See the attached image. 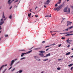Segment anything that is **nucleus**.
Returning <instances> with one entry per match:
<instances>
[{
	"label": "nucleus",
	"instance_id": "obj_15",
	"mask_svg": "<svg viewBox=\"0 0 73 73\" xmlns=\"http://www.w3.org/2000/svg\"><path fill=\"white\" fill-rule=\"evenodd\" d=\"M41 49V47H38V48H35L34 49L35 50H37L38 49Z\"/></svg>",
	"mask_w": 73,
	"mask_h": 73
},
{
	"label": "nucleus",
	"instance_id": "obj_13",
	"mask_svg": "<svg viewBox=\"0 0 73 73\" xmlns=\"http://www.w3.org/2000/svg\"><path fill=\"white\" fill-rule=\"evenodd\" d=\"M39 55H40V56H41V57H44V54H41V53H40L39 54Z\"/></svg>",
	"mask_w": 73,
	"mask_h": 73
},
{
	"label": "nucleus",
	"instance_id": "obj_43",
	"mask_svg": "<svg viewBox=\"0 0 73 73\" xmlns=\"http://www.w3.org/2000/svg\"><path fill=\"white\" fill-rule=\"evenodd\" d=\"M56 45L55 43H54L52 44V45Z\"/></svg>",
	"mask_w": 73,
	"mask_h": 73
},
{
	"label": "nucleus",
	"instance_id": "obj_30",
	"mask_svg": "<svg viewBox=\"0 0 73 73\" xmlns=\"http://www.w3.org/2000/svg\"><path fill=\"white\" fill-rule=\"evenodd\" d=\"M15 68H14L13 70H11V72H13V71H14V70H15Z\"/></svg>",
	"mask_w": 73,
	"mask_h": 73
},
{
	"label": "nucleus",
	"instance_id": "obj_56",
	"mask_svg": "<svg viewBox=\"0 0 73 73\" xmlns=\"http://www.w3.org/2000/svg\"><path fill=\"white\" fill-rule=\"evenodd\" d=\"M68 33H64L65 34H68Z\"/></svg>",
	"mask_w": 73,
	"mask_h": 73
},
{
	"label": "nucleus",
	"instance_id": "obj_61",
	"mask_svg": "<svg viewBox=\"0 0 73 73\" xmlns=\"http://www.w3.org/2000/svg\"><path fill=\"white\" fill-rule=\"evenodd\" d=\"M71 57H73V55L71 56Z\"/></svg>",
	"mask_w": 73,
	"mask_h": 73
},
{
	"label": "nucleus",
	"instance_id": "obj_3",
	"mask_svg": "<svg viewBox=\"0 0 73 73\" xmlns=\"http://www.w3.org/2000/svg\"><path fill=\"white\" fill-rule=\"evenodd\" d=\"M50 0H47L46 2L44 4H46V5H48V4H49V3H50Z\"/></svg>",
	"mask_w": 73,
	"mask_h": 73
},
{
	"label": "nucleus",
	"instance_id": "obj_35",
	"mask_svg": "<svg viewBox=\"0 0 73 73\" xmlns=\"http://www.w3.org/2000/svg\"><path fill=\"white\" fill-rule=\"evenodd\" d=\"M8 35H5V37H8Z\"/></svg>",
	"mask_w": 73,
	"mask_h": 73
},
{
	"label": "nucleus",
	"instance_id": "obj_33",
	"mask_svg": "<svg viewBox=\"0 0 73 73\" xmlns=\"http://www.w3.org/2000/svg\"><path fill=\"white\" fill-rule=\"evenodd\" d=\"M49 49H50V48H49L47 49L46 50V51H48V50H49Z\"/></svg>",
	"mask_w": 73,
	"mask_h": 73
},
{
	"label": "nucleus",
	"instance_id": "obj_1",
	"mask_svg": "<svg viewBox=\"0 0 73 73\" xmlns=\"http://www.w3.org/2000/svg\"><path fill=\"white\" fill-rule=\"evenodd\" d=\"M63 7V5H61L56 8V9H54V10H55V11H56V10H57V11L58 12V11H60V9H61V8H62Z\"/></svg>",
	"mask_w": 73,
	"mask_h": 73
},
{
	"label": "nucleus",
	"instance_id": "obj_46",
	"mask_svg": "<svg viewBox=\"0 0 73 73\" xmlns=\"http://www.w3.org/2000/svg\"><path fill=\"white\" fill-rule=\"evenodd\" d=\"M73 67H71V70H72V69H73Z\"/></svg>",
	"mask_w": 73,
	"mask_h": 73
},
{
	"label": "nucleus",
	"instance_id": "obj_54",
	"mask_svg": "<svg viewBox=\"0 0 73 73\" xmlns=\"http://www.w3.org/2000/svg\"><path fill=\"white\" fill-rule=\"evenodd\" d=\"M65 20V18H63L62 19V21H63V20Z\"/></svg>",
	"mask_w": 73,
	"mask_h": 73
},
{
	"label": "nucleus",
	"instance_id": "obj_6",
	"mask_svg": "<svg viewBox=\"0 0 73 73\" xmlns=\"http://www.w3.org/2000/svg\"><path fill=\"white\" fill-rule=\"evenodd\" d=\"M7 66V64H5V65H3L0 68V71H1V69H3V68H4V66Z\"/></svg>",
	"mask_w": 73,
	"mask_h": 73
},
{
	"label": "nucleus",
	"instance_id": "obj_5",
	"mask_svg": "<svg viewBox=\"0 0 73 73\" xmlns=\"http://www.w3.org/2000/svg\"><path fill=\"white\" fill-rule=\"evenodd\" d=\"M68 7H65L63 9V11L64 12H67V10H68Z\"/></svg>",
	"mask_w": 73,
	"mask_h": 73
},
{
	"label": "nucleus",
	"instance_id": "obj_38",
	"mask_svg": "<svg viewBox=\"0 0 73 73\" xmlns=\"http://www.w3.org/2000/svg\"><path fill=\"white\" fill-rule=\"evenodd\" d=\"M12 68V66H11V67H10V68H9V70H10V69H11Z\"/></svg>",
	"mask_w": 73,
	"mask_h": 73
},
{
	"label": "nucleus",
	"instance_id": "obj_40",
	"mask_svg": "<svg viewBox=\"0 0 73 73\" xmlns=\"http://www.w3.org/2000/svg\"><path fill=\"white\" fill-rule=\"evenodd\" d=\"M20 50L21 51H25V50Z\"/></svg>",
	"mask_w": 73,
	"mask_h": 73
},
{
	"label": "nucleus",
	"instance_id": "obj_21",
	"mask_svg": "<svg viewBox=\"0 0 73 73\" xmlns=\"http://www.w3.org/2000/svg\"><path fill=\"white\" fill-rule=\"evenodd\" d=\"M9 19H12V15H10L9 17Z\"/></svg>",
	"mask_w": 73,
	"mask_h": 73
},
{
	"label": "nucleus",
	"instance_id": "obj_42",
	"mask_svg": "<svg viewBox=\"0 0 73 73\" xmlns=\"http://www.w3.org/2000/svg\"><path fill=\"white\" fill-rule=\"evenodd\" d=\"M56 35V33L52 34V36H54V35Z\"/></svg>",
	"mask_w": 73,
	"mask_h": 73
},
{
	"label": "nucleus",
	"instance_id": "obj_2",
	"mask_svg": "<svg viewBox=\"0 0 73 73\" xmlns=\"http://www.w3.org/2000/svg\"><path fill=\"white\" fill-rule=\"evenodd\" d=\"M31 52H32V50H31L27 52L26 53H22L21 56V57H23L24 54H28V53H31Z\"/></svg>",
	"mask_w": 73,
	"mask_h": 73
},
{
	"label": "nucleus",
	"instance_id": "obj_18",
	"mask_svg": "<svg viewBox=\"0 0 73 73\" xmlns=\"http://www.w3.org/2000/svg\"><path fill=\"white\" fill-rule=\"evenodd\" d=\"M51 17V14H50V15H46V16H45V17Z\"/></svg>",
	"mask_w": 73,
	"mask_h": 73
},
{
	"label": "nucleus",
	"instance_id": "obj_64",
	"mask_svg": "<svg viewBox=\"0 0 73 73\" xmlns=\"http://www.w3.org/2000/svg\"><path fill=\"white\" fill-rule=\"evenodd\" d=\"M19 72L18 71V72H17L16 73H19Z\"/></svg>",
	"mask_w": 73,
	"mask_h": 73
},
{
	"label": "nucleus",
	"instance_id": "obj_10",
	"mask_svg": "<svg viewBox=\"0 0 73 73\" xmlns=\"http://www.w3.org/2000/svg\"><path fill=\"white\" fill-rule=\"evenodd\" d=\"M50 56V54L48 53V54H46V56H44V57H48V56Z\"/></svg>",
	"mask_w": 73,
	"mask_h": 73
},
{
	"label": "nucleus",
	"instance_id": "obj_25",
	"mask_svg": "<svg viewBox=\"0 0 73 73\" xmlns=\"http://www.w3.org/2000/svg\"><path fill=\"white\" fill-rule=\"evenodd\" d=\"M25 57L22 58L21 59V60H24V59H25Z\"/></svg>",
	"mask_w": 73,
	"mask_h": 73
},
{
	"label": "nucleus",
	"instance_id": "obj_11",
	"mask_svg": "<svg viewBox=\"0 0 73 73\" xmlns=\"http://www.w3.org/2000/svg\"><path fill=\"white\" fill-rule=\"evenodd\" d=\"M3 19H5V17L4 16V12L3 13V16H2Z\"/></svg>",
	"mask_w": 73,
	"mask_h": 73
},
{
	"label": "nucleus",
	"instance_id": "obj_20",
	"mask_svg": "<svg viewBox=\"0 0 73 73\" xmlns=\"http://www.w3.org/2000/svg\"><path fill=\"white\" fill-rule=\"evenodd\" d=\"M31 13H30V14H28V16L29 17H31Z\"/></svg>",
	"mask_w": 73,
	"mask_h": 73
},
{
	"label": "nucleus",
	"instance_id": "obj_45",
	"mask_svg": "<svg viewBox=\"0 0 73 73\" xmlns=\"http://www.w3.org/2000/svg\"><path fill=\"white\" fill-rule=\"evenodd\" d=\"M2 28H1V27L0 26V30H1Z\"/></svg>",
	"mask_w": 73,
	"mask_h": 73
},
{
	"label": "nucleus",
	"instance_id": "obj_51",
	"mask_svg": "<svg viewBox=\"0 0 73 73\" xmlns=\"http://www.w3.org/2000/svg\"><path fill=\"white\" fill-rule=\"evenodd\" d=\"M12 8V6H11V7H10V9H11Z\"/></svg>",
	"mask_w": 73,
	"mask_h": 73
},
{
	"label": "nucleus",
	"instance_id": "obj_12",
	"mask_svg": "<svg viewBox=\"0 0 73 73\" xmlns=\"http://www.w3.org/2000/svg\"><path fill=\"white\" fill-rule=\"evenodd\" d=\"M11 0H9L8 1V4H11V3H12V1H11Z\"/></svg>",
	"mask_w": 73,
	"mask_h": 73
},
{
	"label": "nucleus",
	"instance_id": "obj_37",
	"mask_svg": "<svg viewBox=\"0 0 73 73\" xmlns=\"http://www.w3.org/2000/svg\"><path fill=\"white\" fill-rule=\"evenodd\" d=\"M68 43L70 44H71V43L69 41H68L67 43Z\"/></svg>",
	"mask_w": 73,
	"mask_h": 73
},
{
	"label": "nucleus",
	"instance_id": "obj_39",
	"mask_svg": "<svg viewBox=\"0 0 73 73\" xmlns=\"http://www.w3.org/2000/svg\"><path fill=\"white\" fill-rule=\"evenodd\" d=\"M61 44H60L58 45V47H60V46H61Z\"/></svg>",
	"mask_w": 73,
	"mask_h": 73
},
{
	"label": "nucleus",
	"instance_id": "obj_7",
	"mask_svg": "<svg viewBox=\"0 0 73 73\" xmlns=\"http://www.w3.org/2000/svg\"><path fill=\"white\" fill-rule=\"evenodd\" d=\"M73 28V26H72L68 28V29H66L65 31H68V30H69V29H72V28Z\"/></svg>",
	"mask_w": 73,
	"mask_h": 73
},
{
	"label": "nucleus",
	"instance_id": "obj_53",
	"mask_svg": "<svg viewBox=\"0 0 73 73\" xmlns=\"http://www.w3.org/2000/svg\"><path fill=\"white\" fill-rule=\"evenodd\" d=\"M17 1H18L17 0L15 2V3H16V2H17Z\"/></svg>",
	"mask_w": 73,
	"mask_h": 73
},
{
	"label": "nucleus",
	"instance_id": "obj_8",
	"mask_svg": "<svg viewBox=\"0 0 73 73\" xmlns=\"http://www.w3.org/2000/svg\"><path fill=\"white\" fill-rule=\"evenodd\" d=\"M72 24V22L68 21L67 22V26H68V25H70Z\"/></svg>",
	"mask_w": 73,
	"mask_h": 73
},
{
	"label": "nucleus",
	"instance_id": "obj_59",
	"mask_svg": "<svg viewBox=\"0 0 73 73\" xmlns=\"http://www.w3.org/2000/svg\"><path fill=\"white\" fill-rule=\"evenodd\" d=\"M58 60H61V59H59Z\"/></svg>",
	"mask_w": 73,
	"mask_h": 73
},
{
	"label": "nucleus",
	"instance_id": "obj_55",
	"mask_svg": "<svg viewBox=\"0 0 73 73\" xmlns=\"http://www.w3.org/2000/svg\"><path fill=\"white\" fill-rule=\"evenodd\" d=\"M44 7H45V8H46V6H45V5H44Z\"/></svg>",
	"mask_w": 73,
	"mask_h": 73
},
{
	"label": "nucleus",
	"instance_id": "obj_28",
	"mask_svg": "<svg viewBox=\"0 0 73 73\" xmlns=\"http://www.w3.org/2000/svg\"><path fill=\"white\" fill-rule=\"evenodd\" d=\"M69 38H68V39H67V40H66L67 42H68V41H69Z\"/></svg>",
	"mask_w": 73,
	"mask_h": 73
},
{
	"label": "nucleus",
	"instance_id": "obj_17",
	"mask_svg": "<svg viewBox=\"0 0 73 73\" xmlns=\"http://www.w3.org/2000/svg\"><path fill=\"white\" fill-rule=\"evenodd\" d=\"M39 52L41 53H45V52L44 51H39Z\"/></svg>",
	"mask_w": 73,
	"mask_h": 73
},
{
	"label": "nucleus",
	"instance_id": "obj_50",
	"mask_svg": "<svg viewBox=\"0 0 73 73\" xmlns=\"http://www.w3.org/2000/svg\"><path fill=\"white\" fill-rule=\"evenodd\" d=\"M33 48V47H32L29 50H31V49H32V48Z\"/></svg>",
	"mask_w": 73,
	"mask_h": 73
},
{
	"label": "nucleus",
	"instance_id": "obj_52",
	"mask_svg": "<svg viewBox=\"0 0 73 73\" xmlns=\"http://www.w3.org/2000/svg\"><path fill=\"white\" fill-rule=\"evenodd\" d=\"M65 34V33H62V35H64Z\"/></svg>",
	"mask_w": 73,
	"mask_h": 73
},
{
	"label": "nucleus",
	"instance_id": "obj_14",
	"mask_svg": "<svg viewBox=\"0 0 73 73\" xmlns=\"http://www.w3.org/2000/svg\"><path fill=\"white\" fill-rule=\"evenodd\" d=\"M70 8H68V11H67V12L68 13H70Z\"/></svg>",
	"mask_w": 73,
	"mask_h": 73
},
{
	"label": "nucleus",
	"instance_id": "obj_32",
	"mask_svg": "<svg viewBox=\"0 0 73 73\" xmlns=\"http://www.w3.org/2000/svg\"><path fill=\"white\" fill-rule=\"evenodd\" d=\"M61 39H62V40H63V39H65V37H62Z\"/></svg>",
	"mask_w": 73,
	"mask_h": 73
},
{
	"label": "nucleus",
	"instance_id": "obj_24",
	"mask_svg": "<svg viewBox=\"0 0 73 73\" xmlns=\"http://www.w3.org/2000/svg\"><path fill=\"white\" fill-rule=\"evenodd\" d=\"M22 72H23V70H20L19 71V73H21Z\"/></svg>",
	"mask_w": 73,
	"mask_h": 73
},
{
	"label": "nucleus",
	"instance_id": "obj_57",
	"mask_svg": "<svg viewBox=\"0 0 73 73\" xmlns=\"http://www.w3.org/2000/svg\"><path fill=\"white\" fill-rule=\"evenodd\" d=\"M17 60V59H15V61H16V60Z\"/></svg>",
	"mask_w": 73,
	"mask_h": 73
},
{
	"label": "nucleus",
	"instance_id": "obj_63",
	"mask_svg": "<svg viewBox=\"0 0 73 73\" xmlns=\"http://www.w3.org/2000/svg\"><path fill=\"white\" fill-rule=\"evenodd\" d=\"M37 8V7H36L35 8V9H36V8Z\"/></svg>",
	"mask_w": 73,
	"mask_h": 73
},
{
	"label": "nucleus",
	"instance_id": "obj_31",
	"mask_svg": "<svg viewBox=\"0 0 73 73\" xmlns=\"http://www.w3.org/2000/svg\"><path fill=\"white\" fill-rule=\"evenodd\" d=\"M7 70V69H5V70L3 71V72L5 73V72Z\"/></svg>",
	"mask_w": 73,
	"mask_h": 73
},
{
	"label": "nucleus",
	"instance_id": "obj_34",
	"mask_svg": "<svg viewBox=\"0 0 73 73\" xmlns=\"http://www.w3.org/2000/svg\"><path fill=\"white\" fill-rule=\"evenodd\" d=\"M49 46H46L45 48H48V47H49Z\"/></svg>",
	"mask_w": 73,
	"mask_h": 73
},
{
	"label": "nucleus",
	"instance_id": "obj_19",
	"mask_svg": "<svg viewBox=\"0 0 73 73\" xmlns=\"http://www.w3.org/2000/svg\"><path fill=\"white\" fill-rule=\"evenodd\" d=\"M70 54V52H69L67 53L66 54V55H69Z\"/></svg>",
	"mask_w": 73,
	"mask_h": 73
},
{
	"label": "nucleus",
	"instance_id": "obj_9",
	"mask_svg": "<svg viewBox=\"0 0 73 73\" xmlns=\"http://www.w3.org/2000/svg\"><path fill=\"white\" fill-rule=\"evenodd\" d=\"M15 62V60H13L11 62V64L10 65V66H12L13 64V63Z\"/></svg>",
	"mask_w": 73,
	"mask_h": 73
},
{
	"label": "nucleus",
	"instance_id": "obj_41",
	"mask_svg": "<svg viewBox=\"0 0 73 73\" xmlns=\"http://www.w3.org/2000/svg\"><path fill=\"white\" fill-rule=\"evenodd\" d=\"M58 5H57V4H56L55 5V7H57L58 6Z\"/></svg>",
	"mask_w": 73,
	"mask_h": 73
},
{
	"label": "nucleus",
	"instance_id": "obj_44",
	"mask_svg": "<svg viewBox=\"0 0 73 73\" xmlns=\"http://www.w3.org/2000/svg\"><path fill=\"white\" fill-rule=\"evenodd\" d=\"M45 41H43L42 42V43H45Z\"/></svg>",
	"mask_w": 73,
	"mask_h": 73
},
{
	"label": "nucleus",
	"instance_id": "obj_36",
	"mask_svg": "<svg viewBox=\"0 0 73 73\" xmlns=\"http://www.w3.org/2000/svg\"><path fill=\"white\" fill-rule=\"evenodd\" d=\"M35 17H38V15H35Z\"/></svg>",
	"mask_w": 73,
	"mask_h": 73
},
{
	"label": "nucleus",
	"instance_id": "obj_23",
	"mask_svg": "<svg viewBox=\"0 0 73 73\" xmlns=\"http://www.w3.org/2000/svg\"><path fill=\"white\" fill-rule=\"evenodd\" d=\"M48 60V59H44L43 61H46Z\"/></svg>",
	"mask_w": 73,
	"mask_h": 73
},
{
	"label": "nucleus",
	"instance_id": "obj_62",
	"mask_svg": "<svg viewBox=\"0 0 73 73\" xmlns=\"http://www.w3.org/2000/svg\"><path fill=\"white\" fill-rule=\"evenodd\" d=\"M31 11H32V9H30V12H31Z\"/></svg>",
	"mask_w": 73,
	"mask_h": 73
},
{
	"label": "nucleus",
	"instance_id": "obj_27",
	"mask_svg": "<svg viewBox=\"0 0 73 73\" xmlns=\"http://www.w3.org/2000/svg\"><path fill=\"white\" fill-rule=\"evenodd\" d=\"M60 3H61V2L58 1V2H57V4H60Z\"/></svg>",
	"mask_w": 73,
	"mask_h": 73
},
{
	"label": "nucleus",
	"instance_id": "obj_29",
	"mask_svg": "<svg viewBox=\"0 0 73 73\" xmlns=\"http://www.w3.org/2000/svg\"><path fill=\"white\" fill-rule=\"evenodd\" d=\"M70 44H69L68 46H67V48H69V47H70Z\"/></svg>",
	"mask_w": 73,
	"mask_h": 73
},
{
	"label": "nucleus",
	"instance_id": "obj_48",
	"mask_svg": "<svg viewBox=\"0 0 73 73\" xmlns=\"http://www.w3.org/2000/svg\"><path fill=\"white\" fill-rule=\"evenodd\" d=\"M69 41L70 42H72V40H69Z\"/></svg>",
	"mask_w": 73,
	"mask_h": 73
},
{
	"label": "nucleus",
	"instance_id": "obj_47",
	"mask_svg": "<svg viewBox=\"0 0 73 73\" xmlns=\"http://www.w3.org/2000/svg\"><path fill=\"white\" fill-rule=\"evenodd\" d=\"M59 2L61 3V0H59Z\"/></svg>",
	"mask_w": 73,
	"mask_h": 73
},
{
	"label": "nucleus",
	"instance_id": "obj_26",
	"mask_svg": "<svg viewBox=\"0 0 73 73\" xmlns=\"http://www.w3.org/2000/svg\"><path fill=\"white\" fill-rule=\"evenodd\" d=\"M57 70H61V68H60V67H58L57 68Z\"/></svg>",
	"mask_w": 73,
	"mask_h": 73
},
{
	"label": "nucleus",
	"instance_id": "obj_60",
	"mask_svg": "<svg viewBox=\"0 0 73 73\" xmlns=\"http://www.w3.org/2000/svg\"><path fill=\"white\" fill-rule=\"evenodd\" d=\"M6 19H7V18H5V19H4V21H5V20H6Z\"/></svg>",
	"mask_w": 73,
	"mask_h": 73
},
{
	"label": "nucleus",
	"instance_id": "obj_16",
	"mask_svg": "<svg viewBox=\"0 0 73 73\" xmlns=\"http://www.w3.org/2000/svg\"><path fill=\"white\" fill-rule=\"evenodd\" d=\"M71 35H73V34H67V35H66L65 36H70Z\"/></svg>",
	"mask_w": 73,
	"mask_h": 73
},
{
	"label": "nucleus",
	"instance_id": "obj_22",
	"mask_svg": "<svg viewBox=\"0 0 73 73\" xmlns=\"http://www.w3.org/2000/svg\"><path fill=\"white\" fill-rule=\"evenodd\" d=\"M73 64H70V65H68V66H69V67H70V66H72V65H73Z\"/></svg>",
	"mask_w": 73,
	"mask_h": 73
},
{
	"label": "nucleus",
	"instance_id": "obj_4",
	"mask_svg": "<svg viewBox=\"0 0 73 73\" xmlns=\"http://www.w3.org/2000/svg\"><path fill=\"white\" fill-rule=\"evenodd\" d=\"M1 22L0 23V25H1L4 24V21H3V19H2L1 20Z\"/></svg>",
	"mask_w": 73,
	"mask_h": 73
},
{
	"label": "nucleus",
	"instance_id": "obj_49",
	"mask_svg": "<svg viewBox=\"0 0 73 73\" xmlns=\"http://www.w3.org/2000/svg\"><path fill=\"white\" fill-rule=\"evenodd\" d=\"M50 32L51 33H52V32H56V31H54V32H52V31H50Z\"/></svg>",
	"mask_w": 73,
	"mask_h": 73
},
{
	"label": "nucleus",
	"instance_id": "obj_58",
	"mask_svg": "<svg viewBox=\"0 0 73 73\" xmlns=\"http://www.w3.org/2000/svg\"><path fill=\"white\" fill-rule=\"evenodd\" d=\"M64 60L63 58H62L61 59V60Z\"/></svg>",
	"mask_w": 73,
	"mask_h": 73
}]
</instances>
